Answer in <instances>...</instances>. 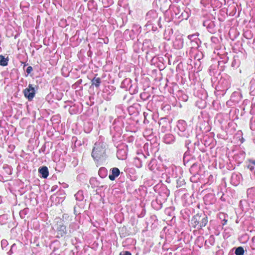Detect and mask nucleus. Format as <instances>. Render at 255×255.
Instances as JSON below:
<instances>
[{
    "label": "nucleus",
    "instance_id": "423d86ee",
    "mask_svg": "<svg viewBox=\"0 0 255 255\" xmlns=\"http://www.w3.org/2000/svg\"><path fill=\"white\" fill-rule=\"evenodd\" d=\"M174 141V137L172 134H167L164 137V141L167 144H171Z\"/></svg>",
    "mask_w": 255,
    "mask_h": 255
},
{
    "label": "nucleus",
    "instance_id": "6e6552de",
    "mask_svg": "<svg viewBox=\"0 0 255 255\" xmlns=\"http://www.w3.org/2000/svg\"><path fill=\"white\" fill-rule=\"evenodd\" d=\"M8 61V57H4L2 55H0V65L2 66H5L7 65Z\"/></svg>",
    "mask_w": 255,
    "mask_h": 255
},
{
    "label": "nucleus",
    "instance_id": "b1692460",
    "mask_svg": "<svg viewBox=\"0 0 255 255\" xmlns=\"http://www.w3.org/2000/svg\"><path fill=\"white\" fill-rule=\"evenodd\" d=\"M223 197V194L221 196V199H222Z\"/></svg>",
    "mask_w": 255,
    "mask_h": 255
},
{
    "label": "nucleus",
    "instance_id": "f03ea898",
    "mask_svg": "<svg viewBox=\"0 0 255 255\" xmlns=\"http://www.w3.org/2000/svg\"><path fill=\"white\" fill-rule=\"evenodd\" d=\"M23 93L26 98L31 100L35 96V91L32 85L29 84L28 87L23 91Z\"/></svg>",
    "mask_w": 255,
    "mask_h": 255
},
{
    "label": "nucleus",
    "instance_id": "393cba45",
    "mask_svg": "<svg viewBox=\"0 0 255 255\" xmlns=\"http://www.w3.org/2000/svg\"><path fill=\"white\" fill-rule=\"evenodd\" d=\"M152 161L150 162V163L149 164H148V166H150V164L151 163Z\"/></svg>",
    "mask_w": 255,
    "mask_h": 255
},
{
    "label": "nucleus",
    "instance_id": "f8f14e48",
    "mask_svg": "<svg viewBox=\"0 0 255 255\" xmlns=\"http://www.w3.org/2000/svg\"><path fill=\"white\" fill-rule=\"evenodd\" d=\"M244 253V250L242 247L237 248L235 251L236 255H243Z\"/></svg>",
    "mask_w": 255,
    "mask_h": 255
},
{
    "label": "nucleus",
    "instance_id": "2eb2a0df",
    "mask_svg": "<svg viewBox=\"0 0 255 255\" xmlns=\"http://www.w3.org/2000/svg\"><path fill=\"white\" fill-rule=\"evenodd\" d=\"M120 255H131V253L128 251L123 252L121 253Z\"/></svg>",
    "mask_w": 255,
    "mask_h": 255
},
{
    "label": "nucleus",
    "instance_id": "ddd939ff",
    "mask_svg": "<svg viewBox=\"0 0 255 255\" xmlns=\"http://www.w3.org/2000/svg\"><path fill=\"white\" fill-rule=\"evenodd\" d=\"M208 222L207 218L205 217L203 218L200 222V227H205Z\"/></svg>",
    "mask_w": 255,
    "mask_h": 255
},
{
    "label": "nucleus",
    "instance_id": "39448f33",
    "mask_svg": "<svg viewBox=\"0 0 255 255\" xmlns=\"http://www.w3.org/2000/svg\"><path fill=\"white\" fill-rule=\"evenodd\" d=\"M38 172L43 178H46L49 175L48 168L46 166H42L38 169Z\"/></svg>",
    "mask_w": 255,
    "mask_h": 255
},
{
    "label": "nucleus",
    "instance_id": "6ab92c4d",
    "mask_svg": "<svg viewBox=\"0 0 255 255\" xmlns=\"http://www.w3.org/2000/svg\"><path fill=\"white\" fill-rule=\"evenodd\" d=\"M248 168H249L251 170H253L254 169V166L250 164L248 166Z\"/></svg>",
    "mask_w": 255,
    "mask_h": 255
},
{
    "label": "nucleus",
    "instance_id": "f257e3e1",
    "mask_svg": "<svg viewBox=\"0 0 255 255\" xmlns=\"http://www.w3.org/2000/svg\"><path fill=\"white\" fill-rule=\"evenodd\" d=\"M105 153V145L103 142H97L95 143L92 152V156L96 160L103 157Z\"/></svg>",
    "mask_w": 255,
    "mask_h": 255
},
{
    "label": "nucleus",
    "instance_id": "20e7f679",
    "mask_svg": "<svg viewBox=\"0 0 255 255\" xmlns=\"http://www.w3.org/2000/svg\"><path fill=\"white\" fill-rule=\"evenodd\" d=\"M111 174L109 176V179L113 181L114 180L116 177H117L120 173V170L116 167L113 168L111 169Z\"/></svg>",
    "mask_w": 255,
    "mask_h": 255
},
{
    "label": "nucleus",
    "instance_id": "5701e85b",
    "mask_svg": "<svg viewBox=\"0 0 255 255\" xmlns=\"http://www.w3.org/2000/svg\"><path fill=\"white\" fill-rule=\"evenodd\" d=\"M151 170H152L153 169H152L151 167H149Z\"/></svg>",
    "mask_w": 255,
    "mask_h": 255
},
{
    "label": "nucleus",
    "instance_id": "aec40b11",
    "mask_svg": "<svg viewBox=\"0 0 255 255\" xmlns=\"http://www.w3.org/2000/svg\"><path fill=\"white\" fill-rule=\"evenodd\" d=\"M252 164L255 165V160L252 161Z\"/></svg>",
    "mask_w": 255,
    "mask_h": 255
},
{
    "label": "nucleus",
    "instance_id": "0eeeda50",
    "mask_svg": "<svg viewBox=\"0 0 255 255\" xmlns=\"http://www.w3.org/2000/svg\"><path fill=\"white\" fill-rule=\"evenodd\" d=\"M91 83L92 85H94L96 88H99L101 83V79L99 77H94L92 80Z\"/></svg>",
    "mask_w": 255,
    "mask_h": 255
},
{
    "label": "nucleus",
    "instance_id": "9b49d317",
    "mask_svg": "<svg viewBox=\"0 0 255 255\" xmlns=\"http://www.w3.org/2000/svg\"><path fill=\"white\" fill-rule=\"evenodd\" d=\"M58 230V232H60L59 234L62 236L66 233V227L63 225L60 226Z\"/></svg>",
    "mask_w": 255,
    "mask_h": 255
},
{
    "label": "nucleus",
    "instance_id": "7ed1b4c3",
    "mask_svg": "<svg viewBox=\"0 0 255 255\" xmlns=\"http://www.w3.org/2000/svg\"><path fill=\"white\" fill-rule=\"evenodd\" d=\"M185 123L183 121H179L177 127L180 130L178 134L181 136L187 137L188 134L185 131Z\"/></svg>",
    "mask_w": 255,
    "mask_h": 255
},
{
    "label": "nucleus",
    "instance_id": "9d476101",
    "mask_svg": "<svg viewBox=\"0 0 255 255\" xmlns=\"http://www.w3.org/2000/svg\"><path fill=\"white\" fill-rule=\"evenodd\" d=\"M75 197L77 200L82 201L83 199V192L82 191H79L75 194Z\"/></svg>",
    "mask_w": 255,
    "mask_h": 255
},
{
    "label": "nucleus",
    "instance_id": "4468645a",
    "mask_svg": "<svg viewBox=\"0 0 255 255\" xmlns=\"http://www.w3.org/2000/svg\"><path fill=\"white\" fill-rule=\"evenodd\" d=\"M32 71V68L31 66H28L26 69V72L27 74H30L31 72Z\"/></svg>",
    "mask_w": 255,
    "mask_h": 255
},
{
    "label": "nucleus",
    "instance_id": "f3484780",
    "mask_svg": "<svg viewBox=\"0 0 255 255\" xmlns=\"http://www.w3.org/2000/svg\"><path fill=\"white\" fill-rule=\"evenodd\" d=\"M182 46H183V41H180V44H179V45L177 47V48H179V49L181 48L182 47Z\"/></svg>",
    "mask_w": 255,
    "mask_h": 255
},
{
    "label": "nucleus",
    "instance_id": "4be33fe9",
    "mask_svg": "<svg viewBox=\"0 0 255 255\" xmlns=\"http://www.w3.org/2000/svg\"><path fill=\"white\" fill-rule=\"evenodd\" d=\"M224 225L225 224V223L227 222V220H226L225 219L224 220Z\"/></svg>",
    "mask_w": 255,
    "mask_h": 255
},
{
    "label": "nucleus",
    "instance_id": "a211bd4d",
    "mask_svg": "<svg viewBox=\"0 0 255 255\" xmlns=\"http://www.w3.org/2000/svg\"><path fill=\"white\" fill-rule=\"evenodd\" d=\"M222 116V114H219L217 115V119H218V121L219 122L220 121V120L219 119L220 118H221V117Z\"/></svg>",
    "mask_w": 255,
    "mask_h": 255
},
{
    "label": "nucleus",
    "instance_id": "1a4fd4ad",
    "mask_svg": "<svg viewBox=\"0 0 255 255\" xmlns=\"http://www.w3.org/2000/svg\"><path fill=\"white\" fill-rule=\"evenodd\" d=\"M99 175L102 178H104L107 176V170L105 167H101L99 170Z\"/></svg>",
    "mask_w": 255,
    "mask_h": 255
},
{
    "label": "nucleus",
    "instance_id": "dca6fc26",
    "mask_svg": "<svg viewBox=\"0 0 255 255\" xmlns=\"http://www.w3.org/2000/svg\"><path fill=\"white\" fill-rule=\"evenodd\" d=\"M194 36H195V35H189L188 36V38L190 40H192Z\"/></svg>",
    "mask_w": 255,
    "mask_h": 255
},
{
    "label": "nucleus",
    "instance_id": "412c9836",
    "mask_svg": "<svg viewBox=\"0 0 255 255\" xmlns=\"http://www.w3.org/2000/svg\"><path fill=\"white\" fill-rule=\"evenodd\" d=\"M221 19H222V17H219V20H220V21H221Z\"/></svg>",
    "mask_w": 255,
    "mask_h": 255
}]
</instances>
